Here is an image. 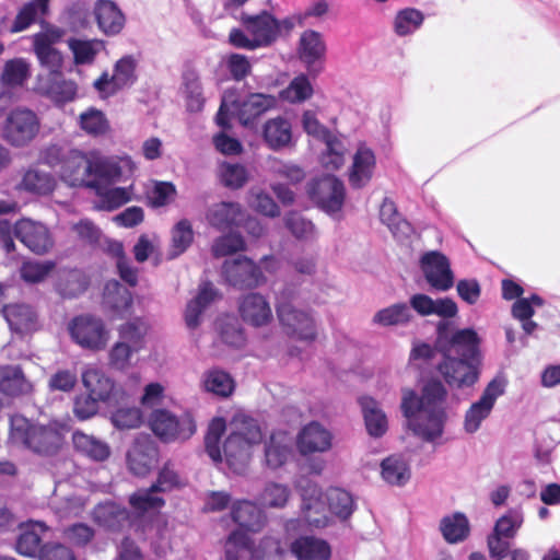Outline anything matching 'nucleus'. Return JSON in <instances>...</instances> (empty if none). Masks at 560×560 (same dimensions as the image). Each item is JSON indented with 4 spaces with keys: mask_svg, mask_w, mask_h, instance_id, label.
<instances>
[{
    "mask_svg": "<svg viewBox=\"0 0 560 560\" xmlns=\"http://www.w3.org/2000/svg\"><path fill=\"white\" fill-rule=\"evenodd\" d=\"M183 94L189 112L198 113L202 110L206 100L200 79L196 72L187 71L184 74Z\"/></svg>",
    "mask_w": 560,
    "mask_h": 560,
    "instance_id": "57",
    "label": "nucleus"
},
{
    "mask_svg": "<svg viewBox=\"0 0 560 560\" xmlns=\"http://www.w3.org/2000/svg\"><path fill=\"white\" fill-rule=\"evenodd\" d=\"M411 308L406 303H395L377 311L372 322L382 327L407 326L413 320Z\"/></svg>",
    "mask_w": 560,
    "mask_h": 560,
    "instance_id": "45",
    "label": "nucleus"
},
{
    "mask_svg": "<svg viewBox=\"0 0 560 560\" xmlns=\"http://www.w3.org/2000/svg\"><path fill=\"white\" fill-rule=\"evenodd\" d=\"M290 551L298 560H329L331 556L329 544L313 536L296 538L291 542Z\"/></svg>",
    "mask_w": 560,
    "mask_h": 560,
    "instance_id": "32",
    "label": "nucleus"
},
{
    "mask_svg": "<svg viewBox=\"0 0 560 560\" xmlns=\"http://www.w3.org/2000/svg\"><path fill=\"white\" fill-rule=\"evenodd\" d=\"M91 163V177L89 178L88 187L96 189L102 187L101 184L116 182L121 176V167L115 158L107 156H92Z\"/></svg>",
    "mask_w": 560,
    "mask_h": 560,
    "instance_id": "38",
    "label": "nucleus"
},
{
    "mask_svg": "<svg viewBox=\"0 0 560 560\" xmlns=\"http://www.w3.org/2000/svg\"><path fill=\"white\" fill-rule=\"evenodd\" d=\"M381 478L389 486L402 487L411 478L409 462L401 454H393L381 462Z\"/></svg>",
    "mask_w": 560,
    "mask_h": 560,
    "instance_id": "36",
    "label": "nucleus"
},
{
    "mask_svg": "<svg viewBox=\"0 0 560 560\" xmlns=\"http://www.w3.org/2000/svg\"><path fill=\"white\" fill-rule=\"evenodd\" d=\"M75 65H91L96 56L104 50V43L100 39L71 38L68 40Z\"/></svg>",
    "mask_w": 560,
    "mask_h": 560,
    "instance_id": "51",
    "label": "nucleus"
},
{
    "mask_svg": "<svg viewBox=\"0 0 560 560\" xmlns=\"http://www.w3.org/2000/svg\"><path fill=\"white\" fill-rule=\"evenodd\" d=\"M420 266L428 283L439 291H446L454 282L450 261L440 252H428L422 255Z\"/></svg>",
    "mask_w": 560,
    "mask_h": 560,
    "instance_id": "19",
    "label": "nucleus"
},
{
    "mask_svg": "<svg viewBox=\"0 0 560 560\" xmlns=\"http://www.w3.org/2000/svg\"><path fill=\"white\" fill-rule=\"evenodd\" d=\"M81 381L85 392L103 404L110 401L117 390L114 378L103 369L93 364L83 368Z\"/></svg>",
    "mask_w": 560,
    "mask_h": 560,
    "instance_id": "23",
    "label": "nucleus"
},
{
    "mask_svg": "<svg viewBox=\"0 0 560 560\" xmlns=\"http://www.w3.org/2000/svg\"><path fill=\"white\" fill-rule=\"evenodd\" d=\"M80 128L90 136H104L110 130V125L105 114L94 107H90L79 115Z\"/></svg>",
    "mask_w": 560,
    "mask_h": 560,
    "instance_id": "59",
    "label": "nucleus"
},
{
    "mask_svg": "<svg viewBox=\"0 0 560 560\" xmlns=\"http://www.w3.org/2000/svg\"><path fill=\"white\" fill-rule=\"evenodd\" d=\"M424 15L413 8H406L397 12L394 19V31L398 36L415 33L423 23Z\"/></svg>",
    "mask_w": 560,
    "mask_h": 560,
    "instance_id": "62",
    "label": "nucleus"
},
{
    "mask_svg": "<svg viewBox=\"0 0 560 560\" xmlns=\"http://www.w3.org/2000/svg\"><path fill=\"white\" fill-rule=\"evenodd\" d=\"M45 530L46 526L40 522L23 524L16 541V550L24 556H34L38 551L42 534Z\"/></svg>",
    "mask_w": 560,
    "mask_h": 560,
    "instance_id": "48",
    "label": "nucleus"
},
{
    "mask_svg": "<svg viewBox=\"0 0 560 560\" xmlns=\"http://www.w3.org/2000/svg\"><path fill=\"white\" fill-rule=\"evenodd\" d=\"M264 143L273 151H280L294 145L291 121L282 116L267 119L261 127Z\"/></svg>",
    "mask_w": 560,
    "mask_h": 560,
    "instance_id": "29",
    "label": "nucleus"
},
{
    "mask_svg": "<svg viewBox=\"0 0 560 560\" xmlns=\"http://www.w3.org/2000/svg\"><path fill=\"white\" fill-rule=\"evenodd\" d=\"M201 388L219 397H229L234 390V381L229 373L219 369L206 371L200 380Z\"/></svg>",
    "mask_w": 560,
    "mask_h": 560,
    "instance_id": "46",
    "label": "nucleus"
},
{
    "mask_svg": "<svg viewBox=\"0 0 560 560\" xmlns=\"http://www.w3.org/2000/svg\"><path fill=\"white\" fill-rule=\"evenodd\" d=\"M89 287L85 273L78 269H62L58 271L56 290L63 298H75Z\"/></svg>",
    "mask_w": 560,
    "mask_h": 560,
    "instance_id": "43",
    "label": "nucleus"
},
{
    "mask_svg": "<svg viewBox=\"0 0 560 560\" xmlns=\"http://www.w3.org/2000/svg\"><path fill=\"white\" fill-rule=\"evenodd\" d=\"M226 429L222 418L213 419L205 438L206 452L214 463L225 460L229 468L242 474L249 464L253 450L262 441V431L257 420L236 413L229 425V435L220 446V439Z\"/></svg>",
    "mask_w": 560,
    "mask_h": 560,
    "instance_id": "1",
    "label": "nucleus"
},
{
    "mask_svg": "<svg viewBox=\"0 0 560 560\" xmlns=\"http://www.w3.org/2000/svg\"><path fill=\"white\" fill-rule=\"evenodd\" d=\"M94 14L101 31L107 35L118 34L125 24V18L118 7L109 0H98Z\"/></svg>",
    "mask_w": 560,
    "mask_h": 560,
    "instance_id": "39",
    "label": "nucleus"
},
{
    "mask_svg": "<svg viewBox=\"0 0 560 560\" xmlns=\"http://www.w3.org/2000/svg\"><path fill=\"white\" fill-rule=\"evenodd\" d=\"M504 382L500 378L492 380L483 389L480 398L472 402L465 412L463 428L466 433L474 434L482 422L490 416L497 399L504 393Z\"/></svg>",
    "mask_w": 560,
    "mask_h": 560,
    "instance_id": "12",
    "label": "nucleus"
},
{
    "mask_svg": "<svg viewBox=\"0 0 560 560\" xmlns=\"http://www.w3.org/2000/svg\"><path fill=\"white\" fill-rule=\"evenodd\" d=\"M91 158L75 149L50 145L46 149L44 161L50 167H58L61 180L73 187L88 186L91 177Z\"/></svg>",
    "mask_w": 560,
    "mask_h": 560,
    "instance_id": "5",
    "label": "nucleus"
},
{
    "mask_svg": "<svg viewBox=\"0 0 560 560\" xmlns=\"http://www.w3.org/2000/svg\"><path fill=\"white\" fill-rule=\"evenodd\" d=\"M100 198L98 208L103 210H114L129 202L132 199V186L115 188H96Z\"/></svg>",
    "mask_w": 560,
    "mask_h": 560,
    "instance_id": "61",
    "label": "nucleus"
},
{
    "mask_svg": "<svg viewBox=\"0 0 560 560\" xmlns=\"http://www.w3.org/2000/svg\"><path fill=\"white\" fill-rule=\"evenodd\" d=\"M376 156L374 151L366 143H359L352 155L351 166L349 168V184L353 188L366 186L375 172Z\"/></svg>",
    "mask_w": 560,
    "mask_h": 560,
    "instance_id": "24",
    "label": "nucleus"
},
{
    "mask_svg": "<svg viewBox=\"0 0 560 560\" xmlns=\"http://www.w3.org/2000/svg\"><path fill=\"white\" fill-rule=\"evenodd\" d=\"M314 93L313 85L305 74L295 77L290 84L280 91L278 97L290 104H300L312 97Z\"/></svg>",
    "mask_w": 560,
    "mask_h": 560,
    "instance_id": "58",
    "label": "nucleus"
},
{
    "mask_svg": "<svg viewBox=\"0 0 560 560\" xmlns=\"http://www.w3.org/2000/svg\"><path fill=\"white\" fill-rule=\"evenodd\" d=\"M294 18L276 19L271 13L262 11L259 14L242 13L241 22L244 30L232 28L229 43L236 48L254 50L271 45L281 33L294 27Z\"/></svg>",
    "mask_w": 560,
    "mask_h": 560,
    "instance_id": "3",
    "label": "nucleus"
},
{
    "mask_svg": "<svg viewBox=\"0 0 560 560\" xmlns=\"http://www.w3.org/2000/svg\"><path fill=\"white\" fill-rule=\"evenodd\" d=\"M31 77V65L23 58L8 60L1 73V82L5 86H23Z\"/></svg>",
    "mask_w": 560,
    "mask_h": 560,
    "instance_id": "54",
    "label": "nucleus"
},
{
    "mask_svg": "<svg viewBox=\"0 0 560 560\" xmlns=\"http://www.w3.org/2000/svg\"><path fill=\"white\" fill-rule=\"evenodd\" d=\"M14 234L30 250L38 255L46 254L54 246V240L47 226L31 219L19 220L14 225Z\"/></svg>",
    "mask_w": 560,
    "mask_h": 560,
    "instance_id": "17",
    "label": "nucleus"
},
{
    "mask_svg": "<svg viewBox=\"0 0 560 560\" xmlns=\"http://www.w3.org/2000/svg\"><path fill=\"white\" fill-rule=\"evenodd\" d=\"M148 330L149 325L144 319L133 318L118 327V340L140 351L144 347V338Z\"/></svg>",
    "mask_w": 560,
    "mask_h": 560,
    "instance_id": "56",
    "label": "nucleus"
},
{
    "mask_svg": "<svg viewBox=\"0 0 560 560\" xmlns=\"http://www.w3.org/2000/svg\"><path fill=\"white\" fill-rule=\"evenodd\" d=\"M93 518L101 526L115 529L127 522L128 511L114 502H106L94 509Z\"/></svg>",
    "mask_w": 560,
    "mask_h": 560,
    "instance_id": "52",
    "label": "nucleus"
},
{
    "mask_svg": "<svg viewBox=\"0 0 560 560\" xmlns=\"http://www.w3.org/2000/svg\"><path fill=\"white\" fill-rule=\"evenodd\" d=\"M326 45L322 35L313 30H307L300 37L299 54L301 60L306 65L307 71L316 75L322 67L318 62L324 58Z\"/></svg>",
    "mask_w": 560,
    "mask_h": 560,
    "instance_id": "31",
    "label": "nucleus"
},
{
    "mask_svg": "<svg viewBox=\"0 0 560 560\" xmlns=\"http://www.w3.org/2000/svg\"><path fill=\"white\" fill-rule=\"evenodd\" d=\"M137 60L129 55L117 60L114 65L112 75H109L108 72H104L93 83L100 97L108 98L117 92L131 86L137 80Z\"/></svg>",
    "mask_w": 560,
    "mask_h": 560,
    "instance_id": "10",
    "label": "nucleus"
},
{
    "mask_svg": "<svg viewBox=\"0 0 560 560\" xmlns=\"http://www.w3.org/2000/svg\"><path fill=\"white\" fill-rule=\"evenodd\" d=\"M307 194L327 213L339 212L346 195L343 183L331 175L312 180L307 185Z\"/></svg>",
    "mask_w": 560,
    "mask_h": 560,
    "instance_id": "13",
    "label": "nucleus"
},
{
    "mask_svg": "<svg viewBox=\"0 0 560 560\" xmlns=\"http://www.w3.org/2000/svg\"><path fill=\"white\" fill-rule=\"evenodd\" d=\"M67 331L71 341L83 350L100 352L107 348L110 340V329L105 320L94 314H80L72 317Z\"/></svg>",
    "mask_w": 560,
    "mask_h": 560,
    "instance_id": "6",
    "label": "nucleus"
},
{
    "mask_svg": "<svg viewBox=\"0 0 560 560\" xmlns=\"http://www.w3.org/2000/svg\"><path fill=\"white\" fill-rule=\"evenodd\" d=\"M332 445V432L317 421L305 424L296 435V447L301 455L327 453Z\"/></svg>",
    "mask_w": 560,
    "mask_h": 560,
    "instance_id": "18",
    "label": "nucleus"
},
{
    "mask_svg": "<svg viewBox=\"0 0 560 560\" xmlns=\"http://www.w3.org/2000/svg\"><path fill=\"white\" fill-rule=\"evenodd\" d=\"M195 231L188 219L178 220L170 231V244L166 252L167 259H175L183 255L194 243Z\"/></svg>",
    "mask_w": 560,
    "mask_h": 560,
    "instance_id": "40",
    "label": "nucleus"
},
{
    "mask_svg": "<svg viewBox=\"0 0 560 560\" xmlns=\"http://www.w3.org/2000/svg\"><path fill=\"white\" fill-rule=\"evenodd\" d=\"M138 352L135 347L117 340L108 351V364L114 370L126 371L133 365Z\"/></svg>",
    "mask_w": 560,
    "mask_h": 560,
    "instance_id": "64",
    "label": "nucleus"
},
{
    "mask_svg": "<svg viewBox=\"0 0 560 560\" xmlns=\"http://www.w3.org/2000/svg\"><path fill=\"white\" fill-rule=\"evenodd\" d=\"M479 365L478 362L445 355L443 362L438 365V370L451 387L463 389L478 382Z\"/></svg>",
    "mask_w": 560,
    "mask_h": 560,
    "instance_id": "14",
    "label": "nucleus"
},
{
    "mask_svg": "<svg viewBox=\"0 0 560 560\" xmlns=\"http://www.w3.org/2000/svg\"><path fill=\"white\" fill-rule=\"evenodd\" d=\"M478 345L479 338L475 330L469 328L457 330L451 339L447 355L480 363Z\"/></svg>",
    "mask_w": 560,
    "mask_h": 560,
    "instance_id": "35",
    "label": "nucleus"
},
{
    "mask_svg": "<svg viewBox=\"0 0 560 560\" xmlns=\"http://www.w3.org/2000/svg\"><path fill=\"white\" fill-rule=\"evenodd\" d=\"M330 521L332 516L348 518L353 512V499L349 492L339 488H330L325 492Z\"/></svg>",
    "mask_w": 560,
    "mask_h": 560,
    "instance_id": "55",
    "label": "nucleus"
},
{
    "mask_svg": "<svg viewBox=\"0 0 560 560\" xmlns=\"http://www.w3.org/2000/svg\"><path fill=\"white\" fill-rule=\"evenodd\" d=\"M156 448L149 436H138L127 453L129 470L137 476H145L156 460Z\"/></svg>",
    "mask_w": 560,
    "mask_h": 560,
    "instance_id": "28",
    "label": "nucleus"
},
{
    "mask_svg": "<svg viewBox=\"0 0 560 560\" xmlns=\"http://www.w3.org/2000/svg\"><path fill=\"white\" fill-rule=\"evenodd\" d=\"M40 127V119L34 110L18 106L7 114L0 135L10 145L24 148L38 136Z\"/></svg>",
    "mask_w": 560,
    "mask_h": 560,
    "instance_id": "7",
    "label": "nucleus"
},
{
    "mask_svg": "<svg viewBox=\"0 0 560 560\" xmlns=\"http://www.w3.org/2000/svg\"><path fill=\"white\" fill-rule=\"evenodd\" d=\"M291 453V438L284 431L273 432L265 444V464L277 469L281 467Z\"/></svg>",
    "mask_w": 560,
    "mask_h": 560,
    "instance_id": "41",
    "label": "nucleus"
},
{
    "mask_svg": "<svg viewBox=\"0 0 560 560\" xmlns=\"http://www.w3.org/2000/svg\"><path fill=\"white\" fill-rule=\"evenodd\" d=\"M524 523L522 509H510L499 517L492 533L488 536L490 553H500L510 549V540L513 539Z\"/></svg>",
    "mask_w": 560,
    "mask_h": 560,
    "instance_id": "15",
    "label": "nucleus"
},
{
    "mask_svg": "<svg viewBox=\"0 0 560 560\" xmlns=\"http://www.w3.org/2000/svg\"><path fill=\"white\" fill-rule=\"evenodd\" d=\"M220 182L228 188L238 189L243 187L249 178L247 168L237 163H221L218 168Z\"/></svg>",
    "mask_w": 560,
    "mask_h": 560,
    "instance_id": "63",
    "label": "nucleus"
},
{
    "mask_svg": "<svg viewBox=\"0 0 560 560\" xmlns=\"http://www.w3.org/2000/svg\"><path fill=\"white\" fill-rule=\"evenodd\" d=\"M149 424L152 431L164 441L187 440L196 431L195 423L189 416L177 418L166 409L153 410L149 418Z\"/></svg>",
    "mask_w": 560,
    "mask_h": 560,
    "instance_id": "11",
    "label": "nucleus"
},
{
    "mask_svg": "<svg viewBox=\"0 0 560 560\" xmlns=\"http://www.w3.org/2000/svg\"><path fill=\"white\" fill-rule=\"evenodd\" d=\"M271 552H280L279 541L271 537H264L256 545L244 530H234L225 542L226 560H260Z\"/></svg>",
    "mask_w": 560,
    "mask_h": 560,
    "instance_id": "8",
    "label": "nucleus"
},
{
    "mask_svg": "<svg viewBox=\"0 0 560 560\" xmlns=\"http://www.w3.org/2000/svg\"><path fill=\"white\" fill-rule=\"evenodd\" d=\"M277 316L285 335L300 340L312 342L316 339L317 327L313 315L296 307L292 302H279Z\"/></svg>",
    "mask_w": 560,
    "mask_h": 560,
    "instance_id": "9",
    "label": "nucleus"
},
{
    "mask_svg": "<svg viewBox=\"0 0 560 560\" xmlns=\"http://www.w3.org/2000/svg\"><path fill=\"white\" fill-rule=\"evenodd\" d=\"M242 320L256 329L268 327L273 323V312L267 296L252 292L245 294L238 303Z\"/></svg>",
    "mask_w": 560,
    "mask_h": 560,
    "instance_id": "16",
    "label": "nucleus"
},
{
    "mask_svg": "<svg viewBox=\"0 0 560 560\" xmlns=\"http://www.w3.org/2000/svg\"><path fill=\"white\" fill-rule=\"evenodd\" d=\"M103 304L115 312L127 311L132 304L131 292L117 280H109L104 287Z\"/></svg>",
    "mask_w": 560,
    "mask_h": 560,
    "instance_id": "49",
    "label": "nucleus"
},
{
    "mask_svg": "<svg viewBox=\"0 0 560 560\" xmlns=\"http://www.w3.org/2000/svg\"><path fill=\"white\" fill-rule=\"evenodd\" d=\"M359 404L369 435L383 436L388 430V419L380 402L370 396H364L359 399Z\"/></svg>",
    "mask_w": 560,
    "mask_h": 560,
    "instance_id": "33",
    "label": "nucleus"
},
{
    "mask_svg": "<svg viewBox=\"0 0 560 560\" xmlns=\"http://www.w3.org/2000/svg\"><path fill=\"white\" fill-rule=\"evenodd\" d=\"M215 291L210 283H203L199 288L198 295L186 307L185 320L189 328H195L200 323L203 310L214 300Z\"/></svg>",
    "mask_w": 560,
    "mask_h": 560,
    "instance_id": "50",
    "label": "nucleus"
},
{
    "mask_svg": "<svg viewBox=\"0 0 560 560\" xmlns=\"http://www.w3.org/2000/svg\"><path fill=\"white\" fill-rule=\"evenodd\" d=\"M447 389L440 381L428 382L419 396L413 389H401L400 409L412 432L432 442L443 434L447 420Z\"/></svg>",
    "mask_w": 560,
    "mask_h": 560,
    "instance_id": "2",
    "label": "nucleus"
},
{
    "mask_svg": "<svg viewBox=\"0 0 560 560\" xmlns=\"http://www.w3.org/2000/svg\"><path fill=\"white\" fill-rule=\"evenodd\" d=\"M63 31L58 27H48L34 35V50L42 66L51 73H58L62 66V56L52 46L61 39Z\"/></svg>",
    "mask_w": 560,
    "mask_h": 560,
    "instance_id": "21",
    "label": "nucleus"
},
{
    "mask_svg": "<svg viewBox=\"0 0 560 560\" xmlns=\"http://www.w3.org/2000/svg\"><path fill=\"white\" fill-rule=\"evenodd\" d=\"M3 316L13 334L24 336L39 329V316L36 310L25 303L9 304L3 307Z\"/></svg>",
    "mask_w": 560,
    "mask_h": 560,
    "instance_id": "26",
    "label": "nucleus"
},
{
    "mask_svg": "<svg viewBox=\"0 0 560 560\" xmlns=\"http://www.w3.org/2000/svg\"><path fill=\"white\" fill-rule=\"evenodd\" d=\"M410 306L421 316L438 315L440 317H454L457 305L451 299L433 300L427 294H415L410 298Z\"/></svg>",
    "mask_w": 560,
    "mask_h": 560,
    "instance_id": "34",
    "label": "nucleus"
},
{
    "mask_svg": "<svg viewBox=\"0 0 560 560\" xmlns=\"http://www.w3.org/2000/svg\"><path fill=\"white\" fill-rule=\"evenodd\" d=\"M223 273L225 279L235 287H256L264 282L260 267L243 256L225 260Z\"/></svg>",
    "mask_w": 560,
    "mask_h": 560,
    "instance_id": "25",
    "label": "nucleus"
},
{
    "mask_svg": "<svg viewBox=\"0 0 560 560\" xmlns=\"http://www.w3.org/2000/svg\"><path fill=\"white\" fill-rule=\"evenodd\" d=\"M440 528L447 542L456 544L468 537L469 522L463 513H454L442 518Z\"/></svg>",
    "mask_w": 560,
    "mask_h": 560,
    "instance_id": "53",
    "label": "nucleus"
},
{
    "mask_svg": "<svg viewBox=\"0 0 560 560\" xmlns=\"http://www.w3.org/2000/svg\"><path fill=\"white\" fill-rule=\"evenodd\" d=\"M301 510L303 518L312 527L322 528L330 524L325 493L315 485H310L303 491Z\"/></svg>",
    "mask_w": 560,
    "mask_h": 560,
    "instance_id": "20",
    "label": "nucleus"
},
{
    "mask_svg": "<svg viewBox=\"0 0 560 560\" xmlns=\"http://www.w3.org/2000/svg\"><path fill=\"white\" fill-rule=\"evenodd\" d=\"M57 186L55 176L37 167H30L24 171L18 189L38 196L51 194Z\"/></svg>",
    "mask_w": 560,
    "mask_h": 560,
    "instance_id": "37",
    "label": "nucleus"
},
{
    "mask_svg": "<svg viewBox=\"0 0 560 560\" xmlns=\"http://www.w3.org/2000/svg\"><path fill=\"white\" fill-rule=\"evenodd\" d=\"M244 218L242 206L233 201L212 203L206 211L207 223L218 231H225L238 225Z\"/></svg>",
    "mask_w": 560,
    "mask_h": 560,
    "instance_id": "30",
    "label": "nucleus"
},
{
    "mask_svg": "<svg viewBox=\"0 0 560 560\" xmlns=\"http://www.w3.org/2000/svg\"><path fill=\"white\" fill-rule=\"evenodd\" d=\"M291 495L290 489L282 483L269 482L265 486L257 501L262 508L282 509Z\"/></svg>",
    "mask_w": 560,
    "mask_h": 560,
    "instance_id": "60",
    "label": "nucleus"
},
{
    "mask_svg": "<svg viewBox=\"0 0 560 560\" xmlns=\"http://www.w3.org/2000/svg\"><path fill=\"white\" fill-rule=\"evenodd\" d=\"M278 107V97L272 94L250 93L236 102V116L241 125L253 126L265 113Z\"/></svg>",
    "mask_w": 560,
    "mask_h": 560,
    "instance_id": "22",
    "label": "nucleus"
},
{
    "mask_svg": "<svg viewBox=\"0 0 560 560\" xmlns=\"http://www.w3.org/2000/svg\"><path fill=\"white\" fill-rule=\"evenodd\" d=\"M10 427V438L14 443L24 444L42 455H55L63 444L62 428L57 422L31 425L23 416H13Z\"/></svg>",
    "mask_w": 560,
    "mask_h": 560,
    "instance_id": "4",
    "label": "nucleus"
},
{
    "mask_svg": "<svg viewBox=\"0 0 560 560\" xmlns=\"http://www.w3.org/2000/svg\"><path fill=\"white\" fill-rule=\"evenodd\" d=\"M33 393L34 384L20 365H0V394L20 398L31 396Z\"/></svg>",
    "mask_w": 560,
    "mask_h": 560,
    "instance_id": "27",
    "label": "nucleus"
},
{
    "mask_svg": "<svg viewBox=\"0 0 560 560\" xmlns=\"http://www.w3.org/2000/svg\"><path fill=\"white\" fill-rule=\"evenodd\" d=\"M322 142H324L325 149L319 155L320 164L330 171L339 170L345 163V156L347 153V147L343 139L331 133Z\"/></svg>",
    "mask_w": 560,
    "mask_h": 560,
    "instance_id": "47",
    "label": "nucleus"
},
{
    "mask_svg": "<svg viewBox=\"0 0 560 560\" xmlns=\"http://www.w3.org/2000/svg\"><path fill=\"white\" fill-rule=\"evenodd\" d=\"M74 448L95 462H104L110 456L109 445L94 435L77 431L72 435Z\"/></svg>",
    "mask_w": 560,
    "mask_h": 560,
    "instance_id": "42",
    "label": "nucleus"
},
{
    "mask_svg": "<svg viewBox=\"0 0 560 560\" xmlns=\"http://www.w3.org/2000/svg\"><path fill=\"white\" fill-rule=\"evenodd\" d=\"M232 517L242 528L258 532L265 525L262 512L250 501H238L233 504Z\"/></svg>",
    "mask_w": 560,
    "mask_h": 560,
    "instance_id": "44",
    "label": "nucleus"
}]
</instances>
